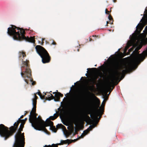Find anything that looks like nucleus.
<instances>
[{
  "label": "nucleus",
  "mask_w": 147,
  "mask_h": 147,
  "mask_svg": "<svg viewBox=\"0 0 147 147\" xmlns=\"http://www.w3.org/2000/svg\"><path fill=\"white\" fill-rule=\"evenodd\" d=\"M40 96L41 97H40L42 99H44L45 98V95H42V94Z\"/></svg>",
  "instance_id": "nucleus-28"
},
{
  "label": "nucleus",
  "mask_w": 147,
  "mask_h": 147,
  "mask_svg": "<svg viewBox=\"0 0 147 147\" xmlns=\"http://www.w3.org/2000/svg\"><path fill=\"white\" fill-rule=\"evenodd\" d=\"M87 102H88V101H87ZM86 103H87V101H86Z\"/></svg>",
  "instance_id": "nucleus-51"
},
{
  "label": "nucleus",
  "mask_w": 147,
  "mask_h": 147,
  "mask_svg": "<svg viewBox=\"0 0 147 147\" xmlns=\"http://www.w3.org/2000/svg\"><path fill=\"white\" fill-rule=\"evenodd\" d=\"M24 116L23 115H22L20 117V118H19L20 119H22L23 118V117H24Z\"/></svg>",
  "instance_id": "nucleus-37"
},
{
  "label": "nucleus",
  "mask_w": 147,
  "mask_h": 147,
  "mask_svg": "<svg viewBox=\"0 0 147 147\" xmlns=\"http://www.w3.org/2000/svg\"><path fill=\"white\" fill-rule=\"evenodd\" d=\"M63 95L59 92H57L55 94L54 96L52 94L50 93V94L48 96V100H51L54 99L55 101H59L60 99V97H63Z\"/></svg>",
  "instance_id": "nucleus-9"
},
{
  "label": "nucleus",
  "mask_w": 147,
  "mask_h": 147,
  "mask_svg": "<svg viewBox=\"0 0 147 147\" xmlns=\"http://www.w3.org/2000/svg\"><path fill=\"white\" fill-rule=\"evenodd\" d=\"M22 65L21 68V74L24 78V81L27 84H28L29 81L32 82V85L36 84V82L33 81L32 78L31 77V71L30 68L29 61L28 60H25L22 59Z\"/></svg>",
  "instance_id": "nucleus-6"
},
{
  "label": "nucleus",
  "mask_w": 147,
  "mask_h": 147,
  "mask_svg": "<svg viewBox=\"0 0 147 147\" xmlns=\"http://www.w3.org/2000/svg\"><path fill=\"white\" fill-rule=\"evenodd\" d=\"M77 51H79V49H77Z\"/></svg>",
  "instance_id": "nucleus-48"
},
{
  "label": "nucleus",
  "mask_w": 147,
  "mask_h": 147,
  "mask_svg": "<svg viewBox=\"0 0 147 147\" xmlns=\"http://www.w3.org/2000/svg\"><path fill=\"white\" fill-rule=\"evenodd\" d=\"M113 2L114 3H115L117 2V0H113Z\"/></svg>",
  "instance_id": "nucleus-43"
},
{
  "label": "nucleus",
  "mask_w": 147,
  "mask_h": 147,
  "mask_svg": "<svg viewBox=\"0 0 147 147\" xmlns=\"http://www.w3.org/2000/svg\"><path fill=\"white\" fill-rule=\"evenodd\" d=\"M95 66H96V65H95Z\"/></svg>",
  "instance_id": "nucleus-53"
},
{
  "label": "nucleus",
  "mask_w": 147,
  "mask_h": 147,
  "mask_svg": "<svg viewBox=\"0 0 147 147\" xmlns=\"http://www.w3.org/2000/svg\"><path fill=\"white\" fill-rule=\"evenodd\" d=\"M44 147H51V146L49 145H45V146H44Z\"/></svg>",
  "instance_id": "nucleus-29"
},
{
  "label": "nucleus",
  "mask_w": 147,
  "mask_h": 147,
  "mask_svg": "<svg viewBox=\"0 0 147 147\" xmlns=\"http://www.w3.org/2000/svg\"><path fill=\"white\" fill-rule=\"evenodd\" d=\"M89 69L92 70H97V69L96 68H90Z\"/></svg>",
  "instance_id": "nucleus-30"
},
{
  "label": "nucleus",
  "mask_w": 147,
  "mask_h": 147,
  "mask_svg": "<svg viewBox=\"0 0 147 147\" xmlns=\"http://www.w3.org/2000/svg\"><path fill=\"white\" fill-rule=\"evenodd\" d=\"M97 86H101V84H97Z\"/></svg>",
  "instance_id": "nucleus-42"
},
{
  "label": "nucleus",
  "mask_w": 147,
  "mask_h": 147,
  "mask_svg": "<svg viewBox=\"0 0 147 147\" xmlns=\"http://www.w3.org/2000/svg\"><path fill=\"white\" fill-rule=\"evenodd\" d=\"M94 40L93 39L91 38L90 37H89V41L90 42L91 41H93Z\"/></svg>",
  "instance_id": "nucleus-32"
},
{
  "label": "nucleus",
  "mask_w": 147,
  "mask_h": 147,
  "mask_svg": "<svg viewBox=\"0 0 147 147\" xmlns=\"http://www.w3.org/2000/svg\"><path fill=\"white\" fill-rule=\"evenodd\" d=\"M77 134V132L76 131L75 127L74 126V136H75Z\"/></svg>",
  "instance_id": "nucleus-26"
},
{
  "label": "nucleus",
  "mask_w": 147,
  "mask_h": 147,
  "mask_svg": "<svg viewBox=\"0 0 147 147\" xmlns=\"http://www.w3.org/2000/svg\"><path fill=\"white\" fill-rule=\"evenodd\" d=\"M51 146L52 147H58L57 145L56 144H53Z\"/></svg>",
  "instance_id": "nucleus-25"
},
{
  "label": "nucleus",
  "mask_w": 147,
  "mask_h": 147,
  "mask_svg": "<svg viewBox=\"0 0 147 147\" xmlns=\"http://www.w3.org/2000/svg\"><path fill=\"white\" fill-rule=\"evenodd\" d=\"M138 65L134 64L131 61V63L122 66V68L124 69L121 72L119 71V70H122L120 67L121 65L119 62H117L115 65L114 68L111 70L112 72L111 77L114 80H117L120 75H123L124 76L125 74L129 72L132 71L134 66H137Z\"/></svg>",
  "instance_id": "nucleus-5"
},
{
  "label": "nucleus",
  "mask_w": 147,
  "mask_h": 147,
  "mask_svg": "<svg viewBox=\"0 0 147 147\" xmlns=\"http://www.w3.org/2000/svg\"><path fill=\"white\" fill-rule=\"evenodd\" d=\"M19 57L21 58V57L24 58V57H26V55L25 53L23 51H20L19 52Z\"/></svg>",
  "instance_id": "nucleus-18"
},
{
  "label": "nucleus",
  "mask_w": 147,
  "mask_h": 147,
  "mask_svg": "<svg viewBox=\"0 0 147 147\" xmlns=\"http://www.w3.org/2000/svg\"><path fill=\"white\" fill-rule=\"evenodd\" d=\"M135 48L134 47H132L130 49L128 50V52H127L128 54H130L131 52H132L134 50Z\"/></svg>",
  "instance_id": "nucleus-22"
},
{
  "label": "nucleus",
  "mask_w": 147,
  "mask_h": 147,
  "mask_svg": "<svg viewBox=\"0 0 147 147\" xmlns=\"http://www.w3.org/2000/svg\"><path fill=\"white\" fill-rule=\"evenodd\" d=\"M85 76H88V74H85Z\"/></svg>",
  "instance_id": "nucleus-45"
},
{
  "label": "nucleus",
  "mask_w": 147,
  "mask_h": 147,
  "mask_svg": "<svg viewBox=\"0 0 147 147\" xmlns=\"http://www.w3.org/2000/svg\"><path fill=\"white\" fill-rule=\"evenodd\" d=\"M35 49L37 52L42 58L43 63H45L50 62L51 57L45 48L40 45H37Z\"/></svg>",
  "instance_id": "nucleus-7"
},
{
  "label": "nucleus",
  "mask_w": 147,
  "mask_h": 147,
  "mask_svg": "<svg viewBox=\"0 0 147 147\" xmlns=\"http://www.w3.org/2000/svg\"><path fill=\"white\" fill-rule=\"evenodd\" d=\"M107 93L105 94V96H104V97H106V99L107 100L108 98V97L107 96Z\"/></svg>",
  "instance_id": "nucleus-33"
},
{
  "label": "nucleus",
  "mask_w": 147,
  "mask_h": 147,
  "mask_svg": "<svg viewBox=\"0 0 147 147\" xmlns=\"http://www.w3.org/2000/svg\"><path fill=\"white\" fill-rule=\"evenodd\" d=\"M111 11H108L107 9H105V13L106 14L109 15V13Z\"/></svg>",
  "instance_id": "nucleus-24"
},
{
  "label": "nucleus",
  "mask_w": 147,
  "mask_h": 147,
  "mask_svg": "<svg viewBox=\"0 0 147 147\" xmlns=\"http://www.w3.org/2000/svg\"><path fill=\"white\" fill-rule=\"evenodd\" d=\"M63 101L61 102L63 104L65 110V117L63 120L60 116L63 123L68 126L67 130L65 127L61 124H58L56 126L57 129H62L66 138H67L72 133L74 136V85L71 88L68 93L65 94Z\"/></svg>",
  "instance_id": "nucleus-1"
},
{
  "label": "nucleus",
  "mask_w": 147,
  "mask_h": 147,
  "mask_svg": "<svg viewBox=\"0 0 147 147\" xmlns=\"http://www.w3.org/2000/svg\"><path fill=\"white\" fill-rule=\"evenodd\" d=\"M92 37H94V38L93 40H94H94H96L97 38H99L100 37L99 36H96V35H92Z\"/></svg>",
  "instance_id": "nucleus-23"
},
{
  "label": "nucleus",
  "mask_w": 147,
  "mask_h": 147,
  "mask_svg": "<svg viewBox=\"0 0 147 147\" xmlns=\"http://www.w3.org/2000/svg\"><path fill=\"white\" fill-rule=\"evenodd\" d=\"M61 142L62 145L66 144H69L71 142H74V140H69V139H67L65 140H61Z\"/></svg>",
  "instance_id": "nucleus-17"
},
{
  "label": "nucleus",
  "mask_w": 147,
  "mask_h": 147,
  "mask_svg": "<svg viewBox=\"0 0 147 147\" xmlns=\"http://www.w3.org/2000/svg\"><path fill=\"white\" fill-rule=\"evenodd\" d=\"M25 112H26V113L24 115V116H25V115H26L27 113H28V111H26Z\"/></svg>",
  "instance_id": "nucleus-35"
},
{
  "label": "nucleus",
  "mask_w": 147,
  "mask_h": 147,
  "mask_svg": "<svg viewBox=\"0 0 147 147\" xmlns=\"http://www.w3.org/2000/svg\"><path fill=\"white\" fill-rule=\"evenodd\" d=\"M97 79V76H95L93 78H92L91 81L92 83V85L91 86L90 89L91 90H93L94 88V85L96 84V80Z\"/></svg>",
  "instance_id": "nucleus-16"
},
{
  "label": "nucleus",
  "mask_w": 147,
  "mask_h": 147,
  "mask_svg": "<svg viewBox=\"0 0 147 147\" xmlns=\"http://www.w3.org/2000/svg\"><path fill=\"white\" fill-rule=\"evenodd\" d=\"M23 120H24V121H25V122L27 120V118H25L24 119H23Z\"/></svg>",
  "instance_id": "nucleus-39"
},
{
  "label": "nucleus",
  "mask_w": 147,
  "mask_h": 147,
  "mask_svg": "<svg viewBox=\"0 0 147 147\" xmlns=\"http://www.w3.org/2000/svg\"><path fill=\"white\" fill-rule=\"evenodd\" d=\"M75 83H74V125L76 124L75 119Z\"/></svg>",
  "instance_id": "nucleus-19"
},
{
  "label": "nucleus",
  "mask_w": 147,
  "mask_h": 147,
  "mask_svg": "<svg viewBox=\"0 0 147 147\" xmlns=\"http://www.w3.org/2000/svg\"><path fill=\"white\" fill-rule=\"evenodd\" d=\"M89 69V68H88V69H87V70H88Z\"/></svg>",
  "instance_id": "nucleus-50"
},
{
  "label": "nucleus",
  "mask_w": 147,
  "mask_h": 147,
  "mask_svg": "<svg viewBox=\"0 0 147 147\" xmlns=\"http://www.w3.org/2000/svg\"><path fill=\"white\" fill-rule=\"evenodd\" d=\"M104 111V109H96L95 110L92 111V110L90 109H86L84 111H81L79 112L78 113H82L84 115L90 114V117L92 119H97L98 117V115L100 114L102 115Z\"/></svg>",
  "instance_id": "nucleus-8"
},
{
  "label": "nucleus",
  "mask_w": 147,
  "mask_h": 147,
  "mask_svg": "<svg viewBox=\"0 0 147 147\" xmlns=\"http://www.w3.org/2000/svg\"><path fill=\"white\" fill-rule=\"evenodd\" d=\"M58 110H59L60 109V108H58Z\"/></svg>",
  "instance_id": "nucleus-47"
},
{
  "label": "nucleus",
  "mask_w": 147,
  "mask_h": 147,
  "mask_svg": "<svg viewBox=\"0 0 147 147\" xmlns=\"http://www.w3.org/2000/svg\"><path fill=\"white\" fill-rule=\"evenodd\" d=\"M109 23L110 24V22H109L108 21H107V24H106V26H108V24Z\"/></svg>",
  "instance_id": "nucleus-34"
},
{
  "label": "nucleus",
  "mask_w": 147,
  "mask_h": 147,
  "mask_svg": "<svg viewBox=\"0 0 147 147\" xmlns=\"http://www.w3.org/2000/svg\"><path fill=\"white\" fill-rule=\"evenodd\" d=\"M78 118L80 119L86 120L87 119L90 120V117L87 115H84L82 113H78Z\"/></svg>",
  "instance_id": "nucleus-13"
},
{
  "label": "nucleus",
  "mask_w": 147,
  "mask_h": 147,
  "mask_svg": "<svg viewBox=\"0 0 147 147\" xmlns=\"http://www.w3.org/2000/svg\"><path fill=\"white\" fill-rule=\"evenodd\" d=\"M45 95H46V93H45Z\"/></svg>",
  "instance_id": "nucleus-49"
},
{
  "label": "nucleus",
  "mask_w": 147,
  "mask_h": 147,
  "mask_svg": "<svg viewBox=\"0 0 147 147\" xmlns=\"http://www.w3.org/2000/svg\"><path fill=\"white\" fill-rule=\"evenodd\" d=\"M56 43L55 42L54 40L51 43V45H56Z\"/></svg>",
  "instance_id": "nucleus-31"
},
{
  "label": "nucleus",
  "mask_w": 147,
  "mask_h": 147,
  "mask_svg": "<svg viewBox=\"0 0 147 147\" xmlns=\"http://www.w3.org/2000/svg\"><path fill=\"white\" fill-rule=\"evenodd\" d=\"M20 140L19 143L18 144V145L25 144V138L24 133H21Z\"/></svg>",
  "instance_id": "nucleus-14"
},
{
  "label": "nucleus",
  "mask_w": 147,
  "mask_h": 147,
  "mask_svg": "<svg viewBox=\"0 0 147 147\" xmlns=\"http://www.w3.org/2000/svg\"><path fill=\"white\" fill-rule=\"evenodd\" d=\"M36 94H38L40 96V97H41L40 95L41 94L40 92H37V93H36Z\"/></svg>",
  "instance_id": "nucleus-27"
},
{
  "label": "nucleus",
  "mask_w": 147,
  "mask_h": 147,
  "mask_svg": "<svg viewBox=\"0 0 147 147\" xmlns=\"http://www.w3.org/2000/svg\"><path fill=\"white\" fill-rule=\"evenodd\" d=\"M108 19H109V20L112 21V22H111V21H110V24H113V18L111 14H109V16L108 17Z\"/></svg>",
  "instance_id": "nucleus-21"
},
{
  "label": "nucleus",
  "mask_w": 147,
  "mask_h": 147,
  "mask_svg": "<svg viewBox=\"0 0 147 147\" xmlns=\"http://www.w3.org/2000/svg\"><path fill=\"white\" fill-rule=\"evenodd\" d=\"M56 144L57 145V146L58 145H62L61 142L60 143H58V144Z\"/></svg>",
  "instance_id": "nucleus-36"
},
{
  "label": "nucleus",
  "mask_w": 147,
  "mask_h": 147,
  "mask_svg": "<svg viewBox=\"0 0 147 147\" xmlns=\"http://www.w3.org/2000/svg\"><path fill=\"white\" fill-rule=\"evenodd\" d=\"M86 101H83V102L82 103L83 105H84V104H86Z\"/></svg>",
  "instance_id": "nucleus-38"
},
{
  "label": "nucleus",
  "mask_w": 147,
  "mask_h": 147,
  "mask_svg": "<svg viewBox=\"0 0 147 147\" xmlns=\"http://www.w3.org/2000/svg\"><path fill=\"white\" fill-rule=\"evenodd\" d=\"M10 26L11 27L8 28L7 33L9 35L12 36L14 39L19 41L25 40L32 43L35 42L34 36L30 38L25 37V32L23 29L12 25H11Z\"/></svg>",
  "instance_id": "nucleus-3"
},
{
  "label": "nucleus",
  "mask_w": 147,
  "mask_h": 147,
  "mask_svg": "<svg viewBox=\"0 0 147 147\" xmlns=\"http://www.w3.org/2000/svg\"><path fill=\"white\" fill-rule=\"evenodd\" d=\"M99 115H100V117H99V118H99V119H100L101 118V116L102 115H101L100 114H99V115H98V116Z\"/></svg>",
  "instance_id": "nucleus-41"
},
{
  "label": "nucleus",
  "mask_w": 147,
  "mask_h": 147,
  "mask_svg": "<svg viewBox=\"0 0 147 147\" xmlns=\"http://www.w3.org/2000/svg\"><path fill=\"white\" fill-rule=\"evenodd\" d=\"M20 122L21 123L19 129L20 131H22L25 123V121H24V120L20 119H19L18 120L14 123V126H11L10 128V131L8 130V127L5 126L3 124H1L0 125V136L4 137L5 140H6L16 132L19 124Z\"/></svg>",
  "instance_id": "nucleus-4"
},
{
  "label": "nucleus",
  "mask_w": 147,
  "mask_h": 147,
  "mask_svg": "<svg viewBox=\"0 0 147 147\" xmlns=\"http://www.w3.org/2000/svg\"><path fill=\"white\" fill-rule=\"evenodd\" d=\"M52 92L51 91L50 92Z\"/></svg>",
  "instance_id": "nucleus-54"
},
{
  "label": "nucleus",
  "mask_w": 147,
  "mask_h": 147,
  "mask_svg": "<svg viewBox=\"0 0 147 147\" xmlns=\"http://www.w3.org/2000/svg\"><path fill=\"white\" fill-rule=\"evenodd\" d=\"M124 76H125L124 75L123 76V78L122 79H121V80H122V79L124 77Z\"/></svg>",
  "instance_id": "nucleus-46"
},
{
  "label": "nucleus",
  "mask_w": 147,
  "mask_h": 147,
  "mask_svg": "<svg viewBox=\"0 0 147 147\" xmlns=\"http://www.w3.org/2000/svg\"><path fill=\"white\" fill-rule=\"evenodd\" d=\"M22 131L19 129L18 132L15 135V142L13 145V147H16L18 145V144L20 141V137L21 135V131Z\"/></svg>",
  "instance_id": "nucleus-11"
},
{
  "label": "nucleus",
  "mask_w": 147,
  "mask_h": 147,
  "mask_svg": "<svg viewBox=\"0 0 147 147\" xmlns=\"http://www.w3.org/2000/svg\"><path fill=\"white\" fill-rule=\"evenodd\" d=\"M92 94V95H93L94 96V97H95V98H96L98 99V98H97L96 96H95L94 95V94Z\"/></svg>",
  "instance_id": "nucleus-40"
},
{
  "label": "nucleus",
  "mask_w": 147,
  "mask_h": 147,
  "mask_svg": "<svg viewBox=\"0 0 147 147\" xmlns=\"http://www.w3.org/2000/svg\"><path fill=\"white\" fill-rule=\"evenodd\" d=\"M96 125H90L88 128L84 131L83 134H82L78 138L74 139V142L77 141L78 140L80 139L83 138L85 135L88 134L89 131L91 130Z\"/></svg>",
  "instance_id": "nucleus-10"
},
{
  "label": "nucleus",
  "mask_w": 147,
  "mask_h": 147,
  "mask_svg": "<svg viewBox=\"0 0 147 147\" xmlns=\"http://www.w3.org/2000/svg\"><path fill=\"white\" fill-rule=\"evenodd\" d=\"M53 94H55L56 93H56V92H53Z\"/></svg>",
  "instance_id": "nucleus-44"
},
{
  "label": "nucleus",
  "mask_w": 147,
  "mask_h": 147,
  "mask_svg": "<svg viewBox=\"0 0 147 147\" xmlns=\"http://www.w3.org/2000/svg\"><path fill=\"white\" fill-rule=\"evenodd\" d=\"M38 98V97L37 96L34 94V98H33L32 100V105L33 107L32 109H36V105L37 103V99Z\"/></svg>",
  "instance_id": "nucleus-15"
},
{
  "label": "nucleus",
  "mask_w": 147,
  "mask_h": 147,
  "mask_svg": "<svg viewBox=\"0 0 147 147\" xmlns=\"http://www.w3.org/2000/svg\"><path fill=\"white\" fill-rule=\"evenodd\" d=\"M36 109H32L30 112L29 119L30 122L31 123L32 126L34 129L47 132L48 131L45 127L50 125H53V122L51 120H53L56 119L59 116V112L56 111V113H55L53 116L50 117L49 118L47 119L46 121L45 122L40 116L37 118V114L36 113Z\"/></svg>",
  "instance_id": "nucleus-2"
},
{
  "label": "nucleus",
  "mask_w": 147,
  "mask_h": 147,
  "mask_svg": "<svg viewBox=\"0 0 147 147\" xmlns=\"http://www.w3.org/2000/svg\"><path fill=\"white\" fill-rule=\"evenodd\" d=\"M111 81H109L108 84V89L110 90V92L108 95L112 91L113 89L114 88L115 86L113 85L115 81L116 80H114L113 78L111 77Z\"/></svg>",
  "instance_id": "nucleus-12"
},
{
  "label": "nucleus",
  "mask_w": 147,
  "mask_h": 147,
  "mask_svg": "<svg viewBox=\"0 0 147 147\" xmlns=\"http://www.w3.org/2000/svg\"><path fill=\"white\" fill-rule=\"evenodd\" d=\"M83 78V77H82L81 78V79Z\"/></svg>",
  "instance_id": "nucleus-52"
},
{
  "label": "nucleus",
  "mask_w": 147,
  "mask_h": 147,
  "mask_svg": "<svg viewBox=\"0 0 147 147\" xmlns=\"http://www.w3.org/2000/svg\"><path fill=\"white\" fill-rule=\"evenodd\" d=\"M49 126H50V128H51L52 130L54 132H56L57 131V129L55 127V126H53V125H50Z\"/></svg>",
  "instance_id": "nucleus-20"
}]
</instances>
